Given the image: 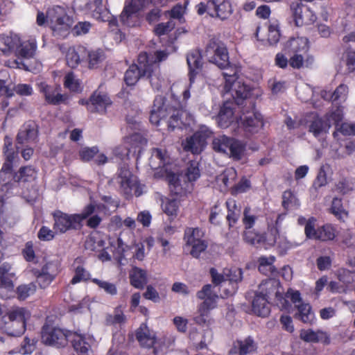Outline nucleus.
<instances>
[{"instance_id":"1","label":"nucleus","mask_w":355,"mask_h":355,"mask_svg":"<svg viewBox=\"0 0 355 355\" xmlns=\"http://www.w3.org/2000/svg\"><path fill=\"white\" fill-rule=\"evenodd\" d=\"M205 53L210 62L224 70L223 75L225 79V87L231 92L235 103L238 105H242L244 103V83L242 79L239 80L238 77L241 67L230 65L227 48L220 41L211 40L207 46Z\"/></svg>"},{"instance_id":"2","label":"nucleus","mask_w":355,"mask_h":355,"mask_svg":"<svg viewBox=\"0 0 355 355\" xmlns=\"http://www.w3.org/2000/svg\"><path fill=\"white\" fill-rule=\"evenodd\" d=\"M310 42L306 37H291L284 44L283 51L291 55V67L293 69H311L315 57L309 53Z\"/></svg>"},{"instance_id":"3","label":"nucleus","mask_w":355,"mask_h":355,"mask_svg":"<svg viewBox=\"0 0 355 355\" xmlns=\"http://www.w3.org/2000/svg\"><path fill=\"white\" fill-rule=\"evenodd\" d=\"M137 62V64H132L126 71L124 76L126 85H134L141 77H146L152 87L158 89L162 84L160 69L158 66L149 64L148 55L145 52L139 55Z\"/></svg>"},{"instance_id":"4","label":"nucleus","mask_w":355,"mask_h":355,"mask_svg":"<svg viewBox=\"0 0 355 355\" xmlns=\"http://www.w3.org/2000/svg\"><path fill=\"white\" fill-rule=\"evenodd\" d=\"M263 92L258 85L250 86L245 84V105L247 103L252 107V111L245 110V137L248 134H256L261 130L265 121L261 113L255 108V102L250 99H257Z\"/></svg>"},{"instance_id":"5","label":"nucleus","mask_w":355,"mask_h":355,"mask_svg":"<svg viewBox=\"0 0 355 355\" xmlns=\"http://www.w3.org/2000/svg\"><path fill=\"white\" fill-rule=\"evenodd\" d=\"M150 121L156 125H159L162 121L166 122L168 128L173 130L180 124L179 112L166 103L163 96H157L154 100Z\"/></svg>"},{"instance_id":"6","label":"nucleus","mask_w":355,"mask_h":355,"mask_svg":"<svg viewBox=\"0 0 355 355\" xmlns=\"http://www.w3.org/2000/svg\"><path fill=\"white\" fill-rule=\"evenodd\" d=\"M46 21L49 23L53 35L58 37L67 36L72 24V19L67 15L65 8L60 6L48 9Z\"/></svg>"},{"instance_id":"7","label":"nucleus","mask_w":355,"mask_h":355,"mask_svg":"<svg viewBox=\"0 0 355 355\" xmlns=\"http://www.w3.org/2000/svg\"><path fill=\"white\" fill-rule=\"evenodd\" d=\"M30 313L23 308H17L6 314V322L0 327L10 336H20L26 329V321L30 318Z\"/></svg>"},{"instance_id":"8","label":"nucleus","mask_w":355,"mask_h":355,"mask_svg":"<svg viewBox=\"0 0 355 355\" xmlns=\"http://www.w3.org/2000/svg\"><path fill=\"white\" fill-rule=\"evenodd\" d=\"M274 282L271 280L263 282L260 285V293L255 294L252 302V310L258 316L265 318L270 313L268 298L270 295L277 293Z\"/></svg>"},{"instance_id":"9","label":"nucleus","mask_w":355,"mask_h":355,"mask_svg":"<svg viewBox=\"0 0 355 355\" xmlns=\"http://www.w3.org/2000/svg\"><path fill=\"white\" fill-rule=\"evenodd\" d=\"M196 295L198 299L204 301L199 305L198 315L194 318V320L197 324H202L206 322L209 311L216 307L218 295L214 291L211 284L205 285Z\"/></svg>"},{"instance_id":"10","label":"nucleus","mask_w":355,"mask_h":355,"mask_svg":"<svg viewBox=\"0 0 355 355\" xmlns=\"http://www.w3.org/2000/svg\"><path fill=\"white\" fill-rule=\"evenodd\" d=\"M317 219L311 216V220L306 225V237L309 239L327 242L334 240L337 235L336 228L330 223H326L322 226H316Z\"/></svg>"},{"instance_id":"11","label":"nucleus","mask_w":355,"mask_h":355,"mask_svg":"<svg viewBox=\"0 0 355 355\" xmlns=\"http://www.w3.org/2000/svg\"><path fill=\"white\" fill-rule=\"evenodd\" d=\"M36 49L37 42L35 38H30L23 42L19 40V44L17 45L14 53L17 58L8 60V66L11 68H24L26 65L23 62L22 59L33 58Z\"/></svg>"},{"instance_id":"12","label":"nucleus","mask_w":355,"mask_h":355,"mask_svg":"<svg viewBox=\"0 0 355 355\" xmlns=\"http://www.w3.org/2000/svg\"><path fill=\"white\" fill-rule=\"evenodd\" d=\"M290 9L295 25L297 27L313 24L318 19L316 14L311 8L304 6L301 1L292 2Z\"/></svg>"},{"instance_id":"13","label":"nucleus","mask_w":355,"mask_h":355,"mask_svg":"<svg viewBox=\"0 0 355 355\" xmlns=\"http://www.w3.org/2000/svg\"><path fill=\"white\" fill-rule=\"evenodd\" d=\"M42 341L46 345L64 347L67 343L68 335L62 329L44 325L42 330Z\"/></svg>"},{"instance_id":"14","label":"nucleus","mask_w":355,"mask_h":355,"mask_svg":"<svg viewBox=\"0 0 355 355\" xmlns=\"http://www.w3.org/2000/svg\"><path fill=\"white\" fill-rule=\"evenodd\" d=\"M53 230L56 232L64 233L69 230H77L81 227L80 218L75 214H67L60 211L53 214Z\"/></svg>"},{"instance_id":"15","label":"nucleus","mask_w":355,"mask_h":355,"mask_svg":"<svg viewBox=\"0 0 355 355\" xmlns=\"http://www.w3.org/2000/svg\"><path fill=\"white\" fill-rule=\"evenodd\" d=\"M119 178L121 180V187L125 193H134L136 196H139L141 194L137 178L131 173L128 167L123 166L120 168Z\"/></svg>"},{"instance_id":"16","label":"nucleus","mask_w":355,"mask_h":355,"mask_svg":"<svg viewBox=\"0 0 355 355\" xmlns=\"http://www.w3.org/2000/svg\"><path fill=\"white\" fill-rule=\"evenodd\" d=\"M248 213L249 209L245 207V230L252 227L257 219V216L250 215ZM245 242L255 248H260L265 244L266 236L262 234L245 231Z\"/></svg>"},{"instance_id":"17","label":"nucleus","mask_w":355,"mask_h":355,"mask_svg":"<svg viewBox=\"0 0 355 355\" xmlns=\"http://www.w3.org/2000/svg\"><path fill=\"white\" fill-rule=\"evenodd\" d=\"M309 117V119L307 121L308 130L315 137H318L321 134L329 131L331 124L326 120L325 117L320 116L316 112L311 113Z\"/></svg>"},{"instance_id":"18","label":"nucleus","mask_w":355,"mask_h":355,"mask_svg":"<svg viewBox=\"0 0 355 355\" xmlns=\"http://www.w3.org/2000/svg\"><path fill=\"white\" fill-rule=\"evenodd\" d=\"M208 8L211 17H218L220 19L228 18L232 12V6L228 0L208 1Z\"/></svg>"},{"instance_id":"19","label":"nucleus","mask_w":355,"mask_h":355,"mask_svg":"<svg viewBox=\"0 0 355 355\" xmlns=\"http://www.w3.org/2000/svg\"><path fill=\"white\" fill-rule=\"evenodd\" d=\"M148 2V0H131L126 5L121 14L120 19L122 23L128 26H132L134 24L130 21L136 16L135 14L144 8Z\"/></svg>"},{"instance_id":"20","label":"nucleus","mask_w":355,"mask_h":355,"mask_svg":"<svg viewBox=\"0 0 355 355\" xmlns=\"http://www.w3.org/2000/svg\"><path fill=\"white\" fill-rule=\"evenodd\" d=\"M300 338L307 343H321L326 345L331 343L329 334L322 330L302 329L300 333Z\"/></svg>"},{"instance_id":"21","label":"nucleus","mask_w":355,"mask_h":355,"mask_svg":"<svg viewBox=\"0 0 355 355\" xmlns=\"http://www.w3.org/2000/svg\"><path fill=\"white\" fill-rule=\"evenodd\" d=\"M38 87L49 103L58 105L66 100V96L60 94V88L58 86H49L45 83H40Z\"/></svg>"},{"instance_id":"22","label":"nucleus","mask_w":355,"mask_h":355,"mask_svg":"<svg viewBox=\"0 0 355 355\" xmlns=\"http://www.w3.org/2000/svg\"><path fill=\"white\" fill-rule=\"evenodd\" d=\"M68 340L70 339L74 349L82 354H86L91 348L93 339L89 336L78 333H70Z\"/></svg>"},{"instance_id":"23","label":"nucleus","mask_w":355,"mask_h":355,"mask_svg":"<svg viewBox=\"0 0 355 355\" xmlns=\"http://www.w3.org/2000/svg\"><path fill=\"white\" fill-rule=\"evenodd\" d=\"M110 105L111 101L106 94L96 92L89 99L88 110L92 112L103 113L105 112L107 107Z\"/></svg>"},{"instance_id":"24","label":"nucleus","mask_w":355,"mask_h":355,"mask_svg":"<svg viewBox=\"0 0 355 355\" xmlns=\"http://www.w3.org/2000/svg\"><path fill=\"white\" fill-rule=\"evenodd\" d=\"M205 144L204 137H201L199 133H194L182 142L184 150L193 154H200L203 150Z\"/></svg>"},{"instance_id":"25","label":"nucleus","mask_w":355,"mask_h":355,"mask_svg":"<svg viewBox=\"0 0 355 355\" xmlns=\"http://www.w3.org/2000/svg\"><path fill=\"white\" fill-rule=\"evenodd\" d=\"M37 137V127L34 122L29 121L24 124L17 137V143L26 144L33 142Z\"/></svg>"},{"instance_id":"26","label":"nucleus","mask_w":355,"mask_h":355,"mask_svg":"<svg viewBox=\"0 0 355 355\" xmlns=\"http://www.w3.org/2000/svg\"><path fill=\"white\" fill-rule=\"evenodd\" d=\"M217 122L220 128H227L238 123V116L234 115L233 109L228 104H225L220 110Z\"/></svg>"},{"instance_id":"27","label":"nucleus","mask_w":355,"mask_h":355,"mask_svg":"<svg viewBox=\"0 0 355 355\" xmlns=\"http://www.w3.org/2000/svg\"><path fill=\"white\" fill-rule=\"evenodd\" d=\"M14 153L12 152L8 153L6 151V162H4L1 170L0 171V181L2 184V187L6 189L7 185L14 180V176L12 173V162L14 159Z\"/></svg>"},{"instance_id":"28","label":"nucleus","mask_w":355,"mask_h":355,"mask_svg":"<svg viewBox=\"0 0 355 355\" xmlns=\"http://www.w3.org/2000/svg\"><path fill=\"white\" fill-rule=\"evenodd\" d=\"M187 62L189 68L190 81L192 82L194 76L200 71L202 67L200 53L198 50L191 51L187 55Z\"/></svg>"},{"instance_id":"29","label":"nucleus","mask_w":355,"mask_h":355,"mask_svg":"<svg viewBox=\"0 0 355 355\" xmlns=\"http://www.w3.org/2000/svg\"><path fill=\"white\" fill-rule=\"evenodd\" d=\"M169 162L167 152L162 148H153L149 159V165L152 169L162 168Z\"/></svg>"},{"instance_id":"30","label":"nucleus","mask_w":355,"mask_h":355,"mask_svg":"<svg viewBox=\"0 0 355 355\" xmlns=\"http://www.w3.org/2000/svg\"><path fill=\"white\" fill-rule=\"evenodd\" d=\"M87 55V49L82 46L69 48L67 52L66 60L69 67L76 68Z\"/></svg>"},{"instance_id":"31","label":"nucleus","mask_w":355,"mask_h":355,"mask_svg":"<svg viewBox=\"0 0 355 355\" xmlns=\"http://www.w3.org/2000/svg\"><path fill=\"white\" fill-rule=\"evenodd\" d=\"M297 312L295 318L303 323L312 324L315 320V314L309 303L302 302L295 305Z\"/></svg>"},{"instance_id":"32","label":"nucleus","mask_w":355,"mask_h":355,"mask_svg":"<svg viewBox=\"0 0 355 355\" xmlns=\"http://www.w3.org/2000/svg\"><path fill=\"white\" fill-rule=\"evenodd\" d=\"M19 44V37L17 35H0V51L5 54L15 53Z\"/></svg>"},{"instance_id":"33","label":"nucleus","mask_w":355,"mask_h":355,"mask_svg":"<svg viewBox=\"0 0 355 355\" xmlns=\"http://www.w3.org/2000/svg\"><path fill=\"white\" fill-rule=\"evenodd\" d=\"M129 276L130 284L137 288H142L148 282L146 271L137 267L131 270Z\"/></svg>"},{"instance_id":"34","label":"nucleus","mask_w":355,"mask_h":355,"mask_svg":"<svg viewBox=\"0 0 355 355\" xmlns=\"http://www.w3.org/2000/svg\"><path fill=\"white\" fill-rule=\"evenodd\" d=\"M136 338L141 346L150 348L153 346L155 338L146 326H141L137 331Z\"/></svg>"},{"instance_id":"35","label":"nucleus","mask_w":355,"mask_h":355,"mask_svg":"<svg viewBox=\"0 0 355 355\" xmlns=\"http://www.w3.org/2000/svg\"><path fill=\"white\" fill-rule=\"evenodd\" d=\"M204 236V232L199 228L188 227L184 232V240L186 245L184 249L189 248L191 244L196 243L198 241H204L202 239Z\"/></svg>"},{"instance_id":"36","label":"nucleus","mask_w":355,"mask_h":355,"mask_svg":"<svg viewBox=\"0 0 355 355\" xmlns=\"http://www.w3.org/2000/svg\"><path fill=\"white\" fill-rule=\"evenodd\" d=\"M17 221L16 213L10 206L3 205L0 209V222L8 225V227H12Z\"/></svg>"},{"instance_id":"37","label":"nucleus","mask_w":355,"mask_h":355,"mask_svg":"<svg viewBox=\"0 0 355 355\" xmlns=\"http://www.w3.org/2000/svg\"><path fill=\"white\" fill-rule=\"evenodd\" d=\"M232 140V139L225 135L218 136L213 139V149L216 152L228 155V151Z\"/></svg>"},{"instance_id":"38","label":"nucleus","mask_w":355,"mask_h":355,"mask_svg":"<svg viewBox=\"0 0 355 355\" xmlns=\"http://www.w3.org/2000/svg\"><path fill=\"white\" fill-rule=\"evenodd\" d=\"M160 172L162 173L161 175L166 178L169 184L171 191L177 195L181 193L182 187L180 184L178 176L174 173L168 171L166 169L164 171L162 169Z\"/></svg>"},{"instance_id":"39","label":"nucleus","mask_w":355,"mask_h":355,"mask_svg":"<svg viewBox=\"0 0 355 355\" xmlns=\"http://www.w3.org/2000/svg\"><path fill=\"white\" fill-rule=\"evenodd\" d=\"M330 211L339 220L344 221L345 218L348 217V211L344 209L341 198H333Z\"/></svg>"},{"instance_id":"40","label":"nucleus","mask_w":355,"mask_h":355,"mask_svg":"<svg viewBox=\"0 0 355 355\" xmlns=\"http://www.w3.org/2000/svg\"><path fill=\"white\" fill-rule=\"evenodd\" d=\"M37 172L31 166L21 167L19 172L14 176L15 182H29L35 180L36 178Z\"/></svg>"},{"instance_id":"41","label":"nucleus","mask_w":355,"mask_h":355,"mask_svg":"<svg viewBox=\"0 0 355 355\" xmlns=\"http://www.w3.org/2000/svg\"><path fill=\"white\" fill-rule=\"evenodd\" d=\"M280 30L279 24L277 21H270L268 26V38L267 41L270 45L277 44L280 39Z\"/></svg>"},{"instance_id":"42","label":"nucleus","mask_w":355,"mask_h":355,"mask_svg":"<svg viewBox=\"0 0 355 355\" xmlns=\"http://www.w3.org/2000/svg\"><path fill=\"white\" fill-rule=\"evenodd\" d=\"M11 266L8 263H3L0 266V286L10 288L12 286V274L10 272Z\"/></svg>"},{"instance_id":"43","label":"nucleus","mask_w":355,"mask_h":355,"mask_svg":"<svg viewBox=\"0 0 355 355\" xmlns=\"http://www.w3.org/2000/svg\"><path fill=\"white\" fill-rule=\"evenodd\" d=\"M96 8L93 11V16L95 19L101 21H110L112 15L110 12L109 10L101 3H95Z\"/></svg>"},{"instance_id":"44","label":"nucleus","mask_w":355,"mask_h":355,"mask_svg":"<svg viewBox=\"0 0 355 355\" xmlns=\"http://www.w3.org/2000/svg\"><path fill=\"white\" fill-rule=\"evenodd\" d=\"M297 201L295 195L291 189L284 191L282 194V206L284 210L288 211L290 208L298 205Z\"/></svg>"},{"instance_id":"45","label":"nucleus","mask_w":355,"mask_h":355,"mask_svg":"<svg viewBox=\"0 0 355 355\" xmlns=\"http://www.w3.org/2000/svg\"><path fill=\"white\" fill-rule=\"evenodd\" d=\"M37 286L35 284L31 282L27 284H22L18 286L17 293L18 298L25 300L30 295L35 293Z\"/></svg>"},{"instance_id":"46","label":"nucleus","mask_w":355,"mask_h":355,"mask_svg":"<svg viewBox=\"0 0 355 355\" xmlns=\"http://www.w3.org/2000/svg\"><path fill=\"white\" fill-rule=\"evenodd\" d=\"M178 207V202L175 200H162V210L166 214H167L169 216H176Z\"/></svg>"},{"instance_id":"47","label":"nucleus","mask_w":355,"mask_h":355,"mask_svg":"<svg viewBox=\"0 0 355 355\" xmlns=\"http://www.w3.org/2000/svg\"><path fill=\"white\" fill-rule=\"evenodd\" d=\"M348 93V87L347 85L341 84L333 92V103L340 104L345 101Z\"/></svg>"},{"instance_id":"48","label":"nucleus","mask_w":355,"mask_h":355,"mask_svg":"<svg viewBox=\"0 0 355 355\" xmlns=\"http://www.w3.org/2000/svg\"><path fill=\"white\" fill-rule=\"evenodd\" d=\"M86 57H87L90 68L95 67L104 59L103 52L99 49L91 51H87Z\"/></svg>"},{"instance_id":"49","label":"nucleus","mask_w":355,"mask_h":355,"mask_svg":"<svg viewBox=\"0 0 355 355\" xmlns=\"http://www.w3.org/2000/svg\"><path fill=\"white\" fill-rule=\"evenodd\" d=\"M207 248V243L204 240L202 241H198L193 244H191L190 247L185 250H189L190 254L194 258H198L200 254L205 251Z\"/></svg>"},{"instance_id":"50","label":"nucleus","mask_w":355,"mask_h":355,"mask_svg":"<svg viewBox=\"0 0 355 355\" xmlns=\"http://www.w3.org/2000/svg\"><path fill=\"white\" fill-rule=\"evenodd\" d=\"M98 153V148L96 146L83 147L79 151V156L82 161L89 162Z\"/></svg>"},{"instance_id":"51","label":"nucleus","mask_w":355,"mask_h":355,"mask_svg":"<svg viewBox=\"0 0 355 355\" xmlns=\"http://www.w3.org/2000/svg\"><path fill=\"white\" fill-rule=\"evenodd\" d=\"M228 153V155H230L234 159H240L243 153V146L242 144L233 139Z\"/></svg>"},{"instance_id":"52","label":"nucleus","mask_w":355,"mask_h":355,"mask_svg":"<svg viewBox=\"0 0 355 355\" xmlns=\"http://www.w3.org/2000/svg\"><path fill=\"white\" fill-rule=\"evenodd\" d=\"M92 282L98 285L99 288L103 289L105 292H106L107 294L114 295L117 293V289L116 286L110 282L100 280L98 279H93Z\"/></svg>"},{"instance_id":"53","label":"nucleus","mask_w":355,"mask_h":355,"mask_svg":"<svg viewBox=\"0 0 355 355\" xmlns=\"http://www.w3.org/2000/svg\"><path fill=\"white\" fill-rule=\"evenodd\" d=\"M326 120L329 122V120L334 121L336 127H338L340 125V123L343 119V110L338 106L334 111L331 112L330 113L326 114L324 116Z\"/></svg>"},{"instance_id":"54","label":"nucleus","mask_w":355,"mask_h":355,"mask_svg":"<svg viewBox=\"0 0 355 355\" xmlns=\"http://www.w3.org/2000/svg\"><path fill=\"white\" fill-rule=\"evenodd\" d=\"M175 26L173 20L170 19L166 23H160L155 28V33L157 35H163L171 32Z\"/></svg>"},{"instance_id":"55","label":"nucleus","mask_w":355,"mask_h":355,"mask_svg":"<svg viewBox=\"0 0 355 355\" xmlns=\"http://www.w3.org/2000/svg\"><path fill=\"white\" fill-rule=\"evenodd\" d=\"M42 272L50 277H55L58 274L59 268L57 261H49L45 263L41 269Z\"/></svg>"},{"instance_id":"56","label":"nucleus","mask_w":355,"mask_h":355,"mask_svg":"<svg viewBox=\"0 0 355 355\" xmlns=\"http://www.w3.org/2000/svg\"><path fill=\"white\" fill-rule=\"evenodd\" d=\"M89 277V274L82 266H78L76 268L75 275L71 280V284H76L81 281H86Z\"/></svg>"},{"instance_id":"57","label":"nucleus","mask_w":355,"mask_h":355,"mask_svg":"<svg viewBox=\"0 0 355 355\" xmlns=\"http://www.w3.org/2000/svg\"><path fill=\"white\" fill-rule=\"evenodd\" d=\"M126 320L125 315L119 310H116L114 315H108L106 317L107 324L124 323Z\"/></svg>"},{"instance_id":"58","label":"nucleus","mask_w":355,"mask_h":355,"mask_svg":"<svg viewBox=\"0 0 355 355\" xmlns=\"http://www.w3.org/2000/svg\"><path fill=\"white\" fill-rule=\"evenodd\" d=\"M327 184V173L324 169V167H321L317 175L316 178L313 181V187L315 189H318Z\"/></svg>"},{"instance_id":"59","label":"nucleus","mask_w":355,"mask_h":355,"mask_svg":"<svg viewBox=\"0 0 355 355\" xmlns=\"http://www.w3.org/2000/svg\"><path fill=\"white\" fill-rule=\"evenodd\" d=\"M343 58L349 72H354L355 71V51H346Z\"/></svg>"},{"instance_id":"60","label":"nucleus","mask_w":355,"mask_h":355,"mask_svg":"<svg viewBox=\"0 0 355 355\" xmlns=\"http://www.w3.org/2000/svg\"><path fill=\"white\" fill-rule=\"evenodd\" d=\"M286 53L279 52L276 54L275 58V64L280 69H286L288 66L291 67V58H287Z\"/></svg>"},{"instance_id":"61","label":"nucleus","mask_w":355,"mask_h":355,"mask_svg":"<svg viewBox=\"0 0 355 355\" xmlns=\"http://www.w3.org/2000/svg\"><path fill=\"white\" fill-rule=\"evenodd\" d=\"M186 175L189 181H195L200 176L198 163L191 162L187 170Z\"/></svg>"},{"instance_id":"62","label":"nucleus","mask_w":355,"mask_h":355,"mask_svg":"<svg viewBox=\"0 0 355 355\" xmlns=\"http://www.w3.org/2000/svg\"><path fill=\"white\" fill-rule=\"evenodd\" d=\"M64 85L71 91L76 92L79 89L80 84L73 73H68L65 76Z\"/></svg>"},{"instance_id":"63","label":"nucleus","mask_w":355,"mask_h":355,"mask_svg":"<svg viewBox=\"0 0 355 355\" xmlns=\"http://www.w3.org/2000/svg\"><path fill=\"white\" fill-rule=\"evenodd\" d=\"M37 277V282L42 288H46L54 279L55 277H50L48 275L44 274L42 272L35 273Z\"/></svg>"},{"instance_id":"64","label":"nucleus","mask_w":355,"mask_h":355,"mask_svg":"<svg viewBox=\"0 0 355 355\" xmlns=\"http://www.w3.org/2000/svg\"><path fill=\"white\" fill-rule=\"evenodd\" d=\"M37 236L42 241H49L54 238L55 232L46 226H43L38 232Z\"/></svg>"}]
</instances>
